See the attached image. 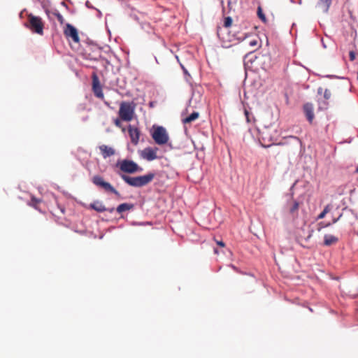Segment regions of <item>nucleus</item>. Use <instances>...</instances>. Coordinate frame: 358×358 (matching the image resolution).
Masks as SVG:
<instances>
[{
	"label": "nucleus",
	"instance_id": "24",
	"mask_svg": "<svg viewBox=\"0 0 358 358\" xmlns=\"http://www.w3.org/2000/svg\"><path fill=\"white\" fill-rule=\"evenodd\" d=\"M349 57L350 61H354L356 58L355 52L353 50L350 51L349 52Z\"/></svg>",
	"mask_w": 358,
	"mask_h": 358
},
{
	"label": "nucleus",
	"instance_id": "16",
	"mask_svg": "<svg viewBox=\"0 0 358 358\" xmlns=\"http://www.w3.org/2000/svg\"><path fill=\"white\" fill-rule=\"evenodd\" d=\"M90 208L96 212L102 213L107 210V208L103 204L101 201H95L90 204Z\"/></svg>",
	"mask_w": 358,
	"mask_h": 358
},
{
	"label": "nucleus",
	"instance_id": "33",
	"mask_svg": "<svg viewBox=\"0 0 358 358\" xmlns=\"http://www.w3.org/2000/svg\"><path fill=\"white\" fill-rule=\"evenodd\" d=\"M330 225H331V224H330V223H328V224H325L324 226H323V223H322V222H320V223L319 224V228H318V230H319V231H320V230H321V229H322L323 227H329V226H330Z\"/></svg>",
	"mask_w": 358,
	"mask_h": 358
},
{
	"label": "nucleus",
	"instance_id": "9",
	"mask_svg": "<svg viewBox=\"0 0 358 358\" xmlns=\"http://www.w3.org/2000/svg\"><path fill=\"white\" fill-rule=\"evenodd\" d=\"M92 89L96 96L99 98L103 97V94L100 85V82L96 73H93L92 75Z\"/></svg>",
	"mask_w": 358,
	"mask_h": 358
},
{
	"label": "nucleus",
	"instance_id": "14",
	"mask_svg": "<svg viewBox=\"0 0 358 358\" xmlns=\"http://www.w3.org/2000/svg\"><path fill=\"white\" fill-rule=\"evenodd\" d=\"M338 241V238L336 236L331 234H326L324 236L323 245L324 246H330L337 243Z\"/></svg>",
	"mask_w": 358,
	"mask_h": 358
},
{
	"label": "nucleus",
	"instance_id": "23",
	"mask_svg": "<svg viewBox=\"0 0 358 358\" xmlns=\"http://www.w3.org/2000/svg\"><path fill=\"white\" fill-rule=\"evenodd\" d=\"M55 15L56 16L57 20L61 23V24H63L64 23V19L63 17V16L59 13H55Z\"/></svg>",
	"mask_w": 358,
	"mask_h": 358
},
{
	"label": "nucleus",
	"instance_id": "17",
	"mask_svg": "<svg viewBox=\"0 0 358 358\" xmlns=\"http://www.w3.org/2000/svg\"><path fill=\"white\" fill-rule=\"evenodd\" d=\"M134 207V205L133 203H124L120 204L117 208L116 210L118 213H122L124 211L130 210L133 209Z\"/></svg>",
	"mask_w": 358,
	"mask_h": 358
},
{
	"label": "nucleus",
	"instance_id": "36",
	"mask_svg": "<svg viewBox=\"0 0 358 358\" xmlns=\"http://www.w3.org/2000/svg\"><path fill=\"white\" fill-rule=\"evenodd\" d=\"M339 217L333 220V223H336L338 220Z\"/></svg>",
	"mask_w": 358,
	"mask_h": 358
},
{
	"label": "nucleus",
	"instance_id": "30",
	"mask_svg": "<svg viewBox=\"0 0 358 358\" xmlns=\"http://www.w3.org/2000/svg\"><path fill=\"white\" fill-rule=\"evenodd\" d=\"M322 211L324 212V214L327 215L330 211L329 205L326 206Z\"/></svg>",
	"mask_w": 358,
	"mask_h": 358
},
{
	"label": "nucleus",
	"instance_id": "18",
	"mask_svg": "<svg viewBox=\"0 0 358 358\" xmlns=\"http://www.w3.org/2000/svg\"><path fill=\"white\" fill-rule=\"evenodd\" d=\"M199 113L198 112H193L192 114H190L189 116H187L183 120V122L185 124L190 123L196 120L199 117Z\"/></svg>",
	"mask_w": 358,
	"mask_h": 358
},
{
	"label": "nucleus",
	"instance_id": "32",
	"mask_svg": "<svg viewBox=\"0 0 358 358\" xmlns=\"http://www.w3.org/2000/svg\"><path fill=\"white\" fill-rule=\"evenodd\" d=\"M216 243L219 246L222 248H224L225 246V243L222 241H216Z\"/></svg>",
	"mask_w": 358,
	"mask_h": 358
},
{
	"label": "nucleus",
	"instance_id": "40",
	"mask_svg": "<svg viewBox=\"0 0 358 358\" xmlns=\"http://www.w3.org/2000/svg\"><path fill=\"white\" fill-rule=\"evenodd\" d=\"M357 79H358V72H357Z\"/></svg>",
	"mask_w": 358,
	"mask_h": 358
},
{
	"label": "nucleus",
	"instance_id": "5",
	"mask_svg": "<svg viewBox=\"0 0 358 358\" xmlns=\"http://www.w3.org/2000/svg\"><path fill=\"white\" fill-rule=\"evenodd\" d=\"M116 166L118 167L121 171L126 173H134L142 171V168L136 163L129 159L118 161L116 164Z\"/></svg>",
	"mask_w": 358,
	"mask_h": 358
},
{
	"label": "nucleus",
	"instance_id": "3",
	"mask_svg": "<svg viewBox=\"0 0 358 358\" xmlns=\"http://www.w3.org/2000/svg\"><path fill=\"white\" fill-rule=\"evenodd\" d=\"M92 183L96 187L102 189L107 193L114 194L115 196L120 197V192L108 182L104 180L103 178L96 175L92 178Z\"/></svg>",
	"mask_w": 358,
	"mask_h": 358
},
{
	"label": "nucleus",
	"instance_id": "27",
	"mask_svg": "<svg viewBox=\"0 0 358 358\" xmlns=\"http://www.w3.org/2000/svg\"><path fill=\"white\" fill-rule=\"evenodd\" d=\"M249 44L250 46L252 47H256L258 45V42L256 39H253V40H251L250 42H249Z\"/></svg>",
	"mask_w": 358,
	"mask_h": 358
},
{
	"label": "nucleus",
	"instance_id": "21",
	"mask_svg": "<svg viewBox=\"0 0 358 358\" xmlns=\"http://www.w3.org/2000/svg\"><path fill=\"white\" fill-rule=\"evenodd\" d=\"M257 14H258V16L264 22L266 21V17L265 15L263 14V12H262V10L260 7L258 8L257 9Z\"/></svg>",
	"mask_w": 358,
	"mask_h": 358
},
{
	"label": "nucleus",
	"instance_id": "20",
	"mask_svg": "<svg viewBox=\"0 0 358 358\" xmlns=\"http://www.w3.org/2000/svg\"><path fill=\"white\" fill-rule=\"evenodd\" d=\"M232 24V19L231 17H227L224 18V26L225 27H231Z\"/></svg>",
	"mask_w": 358,
	"mask_h": 358
},
{
	"label": "nucleus",
	"instance_id": "1",
	"mask_svg": "<svg viewBox=\"0 0 358 358\" xmlns=\"http://www.w3.org/2000/svg\"><path fill=\"white\" fill-rule=\"evenodd\" d=\"M120 176L127 184L135 187H141L149 184L155 177V174L151 173L136 177H131L125 174H120Z\"/></svg>",
	"mask_w": 358,
	"mask_h": 358
},
{
	"label": "nucleus",
	"instance_id": "39",
	"mask_svg": "<svg viewBox=\"0 0 358 358\" xmlns=\"http://www.w3.org/2000/svg\"><path fill=\"white\" fill-rule=\"evenodd\" d=\"M113 209H114V208H111L110 210H109V211H110V213H112V212L113 211Z\"/></svg>",
	"mask_w": 358,
	"mask_h": 358
},
{
	"label": "nucleus",
	"instance_id": "6",
	"mask_svg": "<svg viewBox=\"0 0 358 358\" xmlns=\"http://www.w3.org/2000/svg\"><path fill=\"white\" fill-rule=\"evenodd\" d=\"M29 28L38 34L42 35L43 33L44 24L40 17L34 16L32 14L28 15Z\"/></svg>",
	"mask_w": 358,
	"mask_h": 358
},
{
	"label": "nucleus",
	"instance_id": "38",
	"mask_svg": "<svg viewBox=\"0 0 358 358\" xmlns=\"http://www.w3.org/2000/svg\"><path fill=\"white\" fill-rule=\"evenodd\" d=\"M355 172L358 173V166L356 168Z\"/></svg>",
	"mask_w": 358,
	"mask_h": 358
},
{
	"label": "nucleus",
	"instance_id": "26",
	"mask_svg": "<svg viewBox=\"0 0 358 358\" xmlns=\"http://www.w3.org/2000/svg\"><path fill=\"white\" fill-rule=\"evenodd\" d=\"M121 119L120 118H116L115 120H114V124L116 127H121L122 126V123H121Z\"/></svg>",
	"mask_w": 358,
	"mask_h": 358
},
{
	"label": "nucleus",
	"instance_id": "10",
	"mask_svg": "<svg viewBox=\"0 0 358 358\" xmlns=\"http://www.w3.org/2000/svg\"><path fill=\"white\" fill-rule=\"evenodd\" d=\"M129 135L133 144L137 145L139 141L140 131L136 127L129 125L128 127Z\"/></svg>",
	"mask_w": 358,
	"mask_h": 358
},
{
	"label": "nucleus",
	"instance_id": "4",
	"mask_svg": "<svg viewBox=\"0 0 358 358\" xmlns=\"http://www.w3.org/2000/svg\"><path fill=\"white\" fill-rule=\"evenodd\" d=\"M152 138L158 145L166 144L169 139L166 130L162 126H154L152 128Z\"/></svg>",
	"mask_w": 358,
	"mask_h": 358
},
{
	"label": "nucleus",
	"instance_id": "31",
	"mask_svg": "<svg viewBox=\"0 0 358 358\" xmlns=\"http://www.w3.org/2000/svg\"><path fill=\"white\" fill-rule=\"evenodd\" d=\"M326 214L324 213L323 211H322L317 216V220H321V219H323L324 217H325Z\"/></svg>",
	"mask_w": 358,
	"mask_h": 358
},
{
	"label": "nucleus",
	"instance_id": "29",
	"mask_svg": "<svg viewBox=\"0 0 358 358\" xmlns=\"http://www.w3.org/2000/svg\"><path fill=\"white\" fill-rule=\"evenodd\" d=\"M322 211L324 212V214L327 215L330 211L329 205L326 206Z\"/></svg>",
	"mask_w": 358,
	"mask_h": 358
},
{
	"label": "nucleus",
	"instance_id": "12",
	"mask_svg": "<svg viewBox=\"0 0 358 358\" xmlns=\"http://www.w3.org/2000/svg\"><path fill=\"white\" fill-rule=\"evenodd\" d=\"M313 105L310 103H306L303 106V111L304 113L308 120L309 122H312L314 119V113H313Z\"/></svg>",
	"mask_w": 358,
	"mask_h": 358
},
{
	"label": "nucleus",
	"instance_id": "22",
	"mask_svg": "<svg viewBox=\"0 0 358 358\" xmlns=\"http://www.w3.org/2000/svg\"><path fill=\"white\" fill-rule=\"evenodd\" d=\"M331 96V91L328 89H325L324 91V98L326 100H329Z\"/></svg>",
	"mask_w": 358,
	"mask_h": 358
},
{
	"label": "nucleus",
	"instance_id": "8",
	"mask_svg": "<svg viewBox=\"0 0 358 358\" xmlns=\"http://www.w3.org/2000/svg\"><path fill=\"white\" fill-rule=\"evenodd\" d=\"M157 148H146L142 151L141 157L148 161L155 160L158 158L157 155Z\"/></svg>",
	"mask_w": 358,
	"mask_h": 358
},
{
	"label": "nucleus",
	"instance_id": "15",
	"mask_svg": "<svg viewBox=\"0 0 358 358\" xmlns=\"http://www.w3.org/2000/svg\"><path fill=\"white\" fill-rule=\"evenodd\" d=\"M331 1L332 0H320L317 3V6L323 13H327Z\"/></svg>",
	"mask_w": 358,
	"mask_h": 358
},
{
	"label": "nucleus",
	"instance_id": "25",
	"mask_svg": "<svg viewBox=\"0 0 358 358\" xmlns=\"http://www.w3.org/2000/svg\"><path fill=\"white\" fill-rule=\"evenodd\" d=\"M244 113H245V115L247 122H251L252 120L250 119V113L246 109L245 110Z\"/></svg>",
	"mask_w": 358,
	"mask_h": 358
},
{
	"label": "nucleus",
	"instance_id": "34",
	"mask_svg": "<svg viewBox=\"0 0 358 358\" xmlns=\"http://www.w3.org/2000/svg\"><path fill=\"white\" fill-rule=\"evenodd\" d=\"M324 90H323V88H322V87H319V88L317 89V93H318V94H321L324 93Z\"/></svg>",
	"mask_w": 358,
	"mask_h": 358
},
{
	"label": "nucleus",
	"instance_id": "37",
	"mask_svg": "<svg viewBox=\"0 0 358 358\" xmlns=\"http://www.w3.org/2000/svg\"><path fill=\"white\" fill-rule=\"evenodd\" d=\"M214 252L215 254H218L219 253L217 249H214Z\"/></svg>",
	"mask_w": 358,
	"mask_h": 358
},
{
	"label": "nucleus",
	"instance_id": "7",
	"mask_svg": "<svg viewBox=\"0 0 358 358\" xmlns=\"http://www.w3.org/2000/svg\"><path fill=\"white\" fill-rule=\"evenodd\" d=\"M64 34L66 38H71L76 43H78L80 41L77 29L71 24H66L64 30Z\"/></svg>",
	"mask_w": 358,
	"mask_h": 358
},
{
	"label": "nucleus",
	"instance_id": "19",
	"mask_svg": "<svg viewBox=\"0 0 358 358\" xmlns=\"http://www.w3.org/2000/svg\"><path fill=\"white\" fill-rule=\"evenodd\" d=\"M290 138L294 141V145H295L296 150H298L300 147H301L302 142L298 137L290 136Z\"/></svg>",
	"mask_w": 358,
	"mask_h": 358
},
{
	"label": "nucleus",
	"instance_id": "2",
	"mask_svg": "<svg viewBox=\"0 0 358 358\" xmlns=\"http://www.w3.org/2000/svg\"><path fill=\"white\" fill-rule=\"evenodd\" d=\"M136 104L134 101H122L120 104L118 115L125 122H130L135 115Z\"/></svg>",
	"mask_w": 358,
	"mask_h": 358
},
{
	"label": "nucleus",
	"instance_id": "35",
	"mask_svg": "<svg viewBox=\"0 0 358 358\" xmlns=\"http://www.w3.org/2000/svg\"><path fill=\"white\" fill-rule=\"evenodd\" d=\"M155 105H156V102H155V101H150V102L149 103V106H150V108H153V107H155Z\"/></svg>",
	"mask_w": 358,
	"mask_h": 358
},
{
	"label": "nucleus",
	"instance_id": "13",
	"mask_svg": "<svg viewBox=\"0 0 358 358\" xmlns=\"http://www.w3.org/2000/svg\"><path fill=\"white\" fill-rule=\"evenodd\" d=\"M289 212L293 217H296L299 208V203L295 200H291L289 203Z\"/></svg>",
	"mask_w": 358,
	"mask_h": 358
},
{
	"label": "nucleus",
	"instance_id": "11",
	"mask_svg": "<svg viewBox=\"0 0 358 358\" xmlns=\"http://www.w3.org/2000/svg\"><path fill=\"white\" fill-rule=\"evenodd\" d=\"M102 157L104 159L110 157L115 154V150L113 148L106 145H101L99 147Z\"/></svg>",
	"mask_w": 358,
	"mask_h": 358
},
{
	"label": "nucleus",
	"instance_id": "28",
	"mask_svg": "<svg viewBox=\"0 0 358 358\" xmlns=\"http://www.w3.org/2000/svg\"><path fill=\"white\" fill-rule=\"evenodd\" d=\"M41 201L33 197L31 199V203H33L32 206H34L35 208H36V204L38 203Z\"/></svg>",
	"mask_w": 358,
	"mask_h": 358
}]
</instances>
